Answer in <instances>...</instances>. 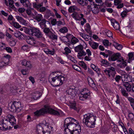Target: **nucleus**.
I'll list each match as a JSON object with an SVG mask.
<instances>
[{
    "mask_svg": "<svg viewBox=\"0 0 134 134\" xmlns=\"http://www.w3.org/2000/svg\"><path fill=\"white\" fill-rule=\"evenodd\" d=\"M16 119L14 116L11 115H8L4 119L1 121L0 129L6 130L9 129V125L13 126L15 125Z\"/></svg>",
    "mask_w": 134,
    "mask_h": 134,
    "instance_id": "nucleus-1",
    "label": "nucleus"
},
{
    "mask_svg": "<svg viewBox=\"0 0 134 134\" xmlns=\"http://www.w3.org/2000/svg\"><path fill=\"white\" fill-rule=\"evenodd\" d=\"M48 112L51 114L57 116L60 115L59 113L49 107H47L45 108H42L39 110H37L34 113L35 116H38L41 115H43Z\"/></svg>",
    "mask_w": 134,
    "mask_h": 134,
    "instance_id": "nucleus-2",
    "label": "nucleus"
},
{
    "mask_svg": "<svg viewBox=\"0 0 134 134\" xmlns=\"http://www.w3.org/2000/svg\"><path fill=\"white\" fill-rule=\"evenodd\" d=\"M96 118V116L91 114H85L83 115V122L87 126L92 127V126L95 124Z\"/></svg>",
    "mask_w": 134,
    "mask_h": 134,
    "instance_id": "nucleus-3",
    "label": "nucleus"
},
{
    "mask_svg": "<svg viewBox=\"0 0 134 134\" xmlns=\"http://www.w3.org/2000/svg\"><path fill=\"white\" fill-rule=\"evenodd\" d=\"M83 47L81 44H80L76 46L74 48L75 52H78L77 56L79 58H80V57L85 56L86 54V53L83 50Z\"/></svg>",
    "mask_w": 134,
    "mask_h": 134,
    "instance_id": "nucleus-4",
    "label": "nucleus"
},
{
    "mask_svg": "<svg viewBox=\"0 0 134 134\" xmlns=\"http://www.w3.org/2000/svg\"><path fill=\"white\" fill-rule=\"evenodd\" d=\"M21 103L19 102H14L12 104L10 107V111L13 112H19L21 108L20 107Z\"/></svg>",
    "mask_w": 134,
    "mask_h": 134,
    "instance_id": "nucleus-5",
    "label": "nucleus"
},
{
    "mask_svg": "<svg viewBox=\"0 0 134 134\" xmlns=\"http://www.w3.org/2000/svg\"><path fill=\"white\" fill-rule=\"evenodd\" d=\"M79 124V122L77 120L74 119H71L70 124L66 126V127L68 128V130L70 132V130L71 131L72 130L76 129V127L77 126V125Z\"/></svg>",
    "mask_w": 134,
    "mask_h": 134,
    "instance_id": "nucleus-6",
    "label": "nucleus"
},
{
    "mask_svg": "<svg viewBox=\"0 0 134 134\" xmlns=\"http://www.w3.org/2000/svg\"><path fill=\"white\" fill-rule=\"evenodd\" d=\"M52 81L51 82L52 85L55 87H57L62 84L59 79V76H56L52 79Z\"/></svg>",
    "mask_w": 134,
    "mask_h": 134,
    "instance_id": "nucleus-7",
    "label": "nucleus"
},
{
    "mask_svg": "<svg viewBox=\"0 0 134 134\" xmlns=\"http://www.w3.org/2000/svg\"><path fill=\"white\" fill-rule=\"evenodd\" d=\"M31 34L32 36H34L38 38L42 37V34L40 31L38 29L35 28H33L31 30Z\"/></svg>",
    "mask_w": 134,
    "mask_h": 134,
    "instance_id": "nucleus-8",
    "label": "nucleus"
},
{
    "mask_svg": "<svg viewBox=\"0 0 134 134\" xmlns=\"http://www.w3.org/2000/svg\"><path fill=\"white\" fill-rule=\"evenodd\" d=\"M76 21L81 20V18H82L84 16L83 14L77 12H74L72 14L70 15Z\"/></svg>",
    "mask_w": 134,
    "mask_h": 134,
    "instance_id": "nucleus-9",
    "label": "nucleus"
},
{
    "mask_svg": "<svg viewBox=\"0 0 134 134\" xmlns=\"http://www.w3.org/2000/svg\"><path fill=\"white\" fill-rule=\"evenodd\" d=\"M118 59V60H117V62H120L119 64L117 65L118 67L121 68L126 66L127 63L124 60V59H121V60L120 59H109L110 61H114Z\"/></svg>",
    "mask_w": 134,
    "mask_h": 134,
    "instance_id": "nucleus-10",
    "label": "nucleus"
},
{
    "mask_svg": "<svg viewBox=\"0 0 134 134\" xmlns=\"http://www.w3.org/2000/svg\"><path fill=\"white\" fill-rule=\"evenodd\" d=\"M34 14H32L33 18L38 22L41 21L43 18L42 15L40 14H38L34 10Z\"/></svg>",
    "mask_w": 134,
    "mask_h": 134,
    "instance_id": "nucleus-11",
    "label": "nucleus"
},
{
    "mask_svg": "<svg viewBox=\"0 0 134 134\" xmlns=\"http://www.w3.org/2000/svg\"><path fill=\"white\" fill-rule=\"evenodd\" d=\"M66 93L72 97H74L76 95V91L75 89L72 88H69L67 89L66 91Z\"/></svg>",
    "mask_w": 134,
    "mask_h": 134,
    "instance_id": "nucleus-12",
    "label": "nucleus"
},
{
    "mask_svg": "<svg viewBox=\"0 0 134 134\" xmlns=\"http://www.w3.org/2000/svg\"><path fill=\"white\" fill-rule=\"evenodd\" d=\"M122 85L124 86L127 92H130L131 90V85L128 82L122 81Z\"/></svg>",
    "mask_w": 134,
    "mask_h": 134,
    "instance_id": "nucleus-13",
    "label": "nucleus"
},
{
    "mask_svg": "<svg viewBox=\"0 0 134 134\" xmlns=\"http://www.w3.org/2000/svg\"><path fill=\"white\" fill-rule=\"evenodd\" d=\"M39 24L41 27L42 29H43L44 28L47 27L46 24L49 25L50 24L48 21L44 19L41 21V22L39 23Z\"/></svg>",
    "mask_w": 134,
    "mask_h": 134,
    "instance_id": "nucleus-14",
    "label": "nucleus"
},
{
    "mask_svg": "<svg viewBox=\"0 0 134 134\" xmlns=\"http://www.w3.org/2000/svg\"><path fill=\"white\" fill-rule=\"evenodd\" d=\"M111 22L112 25L114 29L117 30H119L120 27L118 23L114 19H111Z\"/></svg>",
    "mask_w": 134,
    "mask_h": 134,
    "instance_id": "nucleus-15",
    "label": "nucleus"
},
{
    "mask_svg": "<svg viewBox=\"0 0 134 134\" xmlns=\"http://www.w3.org/2000/svg\"><path fill=\"white\" fill-rule=\"evenodd\" d=\"M48 129V126H45L44 127H42L40 125H38L37 126V132L38 134H41L40 133L44 132L45 131V129Z\"/></svg>",
    "mask_w": 134,
    "mask_h": 134,
    "instance_id": "nucleus-16",
    "label": "nucleus"
},
{
    "mask_svg": "<svg viewBox=\"0 0 134 134\" xmlns=\"http://www.w3.org/2000/svg\"><path fill=\"white\" fill-rule=\"evenodd\" d=\"M93 5L91 6L92 7H93V8H91V9L92 12L94 14H97L99 12V10L98 8L97 7V4H95L94 2L92 3Z\"/></svg>",
    "mask_w": 134,
    "mask_h": 134,
    "instance_id": "nucleus-17",
    "label": "nucleus"
},
{
    "mask_svg": "<svg viewBox=\"0 0 134 134\" xmlns=\"http://www.w3.org/2000/svg\"><path fill=\"white\" fill-rule=\"evenodd\" d=\"M79 98L80 100L84 101L87 99L88 97L90 95L89 93H84L83 94L80 93Z\"/></svg>",
    "mask_w": 134,
    "mask_h": 134,
    "instance_id": "nucleus-18",
    "label": "nucleus"
},
{
    "mask_svg": "<svg viewBox=\"0 0 134 134\" xmlns=\"http://www.w3.org/2000/svg\"><path fill=\"white\" fill-rule=\"evenodd\" d=\"M87 80L89 85L92 88L95 89L96 87V85L94 83L93 79L90 77H88Z\"/></svg>",
    "mask_w": 134,
    "mask_h": 134,
    "instance_id": "nucleus-19",
    "label": "nucleus"
},
{
    "mask_svg": "<svg viewBox=\"0 0 134 134\" xmlns=\"http://www.w3.org/2000/svg\"><path fill=\"white\" fill-rule=\"evenodd\" d=\"M26 41L28 43L34 45L36 44V42L34 39L30 37L27 38Z\"/></svg>",
    "mask_w": 134,
    "mask_h": 134,
    "instance_id": "nucleus-20",
    "label": "nucleus"
},
{
    "mask_svg": "<svg viewBox=\"0 0 134 134\" xmlns=\"http://www.w3.org/2000/svg\"><path fill=\"white\" fill-rule=\"evenodd\" d=\"M20 2L23 5L26 7L30 8V3L28 0H20Z\"/></svg>",
    "mask_w": 134,
    "mask_h": 134,
    "instance_id": "nucleus-21",
    "label": "nucleus"
},
{
    "mask_svg": "<svg viewBox=\"0 0 134 134\" xmlns=\"http://www.w3.org/2000/svg\"><path fill=\"white\" fill-rule=\"evenodd\" d=\"M41 94L38 92H36L33 94L32 96L31 97L32 99L36 100L39 98L41 96Z\"/></svg>",
    "mask_w": 134,
    "mask_h": 134,
    "instance_id": "nucleus-22",
    "label": "nucleus"
},
{
    "mask_svg": "<svg viewBox=\"0 0 134 134\" xmlns=\"http://www.w3.org/2000/svg\"><path fill=\"white\" fill-rule=\"evenodd\" d=\"M88 43L92 48L94 49H97L99 46L98 43L94 42L89 41Z\"/></svg>",
    "mask_w": 134,
    "mask_h": 134,
    "instance_id": "nucleus-23",
    "label": "nucleus"
},
{
    "mask_svg": "<svg viewBox=\"0 0 134 134\" xmlns=\"http://www.w3.org/2000/svg\"><path fill=\"white\" fill-rule=\"evenodd\" d=\"M16 19L17 20L23 25H25L26 24V21L22 17L19 16H15Z\"/></svg>",
    "mask_w": 134,
    "mask_h": 134,
    "instance_id": "nucleus-24",
    "label": "nucleus"
},
{
    "mask_svg": "<svg viewBox=\"0 0 134 134\" xmlns=\"http://www.w3.org/2000/svg\"><path fill=\"white\" fill-rule=\"evenodd\" d=\"M14 36L18 38L19 39H22L24 38V36L20 32L17 31L14 34Z\"/></svg>",
    "mask_w": 134,
    "mask_h": 134,
    "instance_id": "nucleus-25",
    "label": "nucleus"
},
{
    "mask_svg": "<svg viewBox=\"0 0 134 134\" xmlns=\"http://www.w3.org/2000/svg\"><path fill=\"white\" fill-rule=\"evenodd\" d=\"M123 59L121 56L120 53H113L111 55V59Z\"/></svg>",
    "mask_w": 134,
    "mask_h": 134,
    "instance_id": "nucleus-26",
    "label": "nucleus"
},
{
    "mask_svg": "<svg viewBox=\"0 0 134 134\" xmlns=\"http://www.w3.org/2000/svg\"><path fill=\"white\" fill-rule=\"evenodd\" d=\"M120 88H121L120 91L122 96L127 98L128 97L129 94L127 90L126 91L124 88H122L121 86H120Z\"/></svg>",
    "mask_w": 134,
    "mask_h": 134,
    "instance_id": "nucleus-27",
    "label": "nucleus"
},
{
    "mask_svg": "<svg viewBox=\"0 0 134 134\" xmlns=\"http://www.w3.org/2000/svg\"><path fill=\"white\" fill-rule=\"evenodd\" d=\"M70 107L72 109H73L76 111H78L77 110V108L76 107V103L75 101L70 102Z\"/></svg>",
    "mask_w": 134,
    "mask_h": 134,
    "instance_id": "nucleus-28",
    "label": "nucleus"
},
{
    "mask_svg": "<svg viewBox=\"0 0 134 134\" xmlns=\"http://www.w3.org/2000/svg\"><path fill=\"white\" fill-rule=\"evenodd\" d=\"M71 36V35L70 34H67L66 36L62 37L61 38V40L64 42H66V41L64 40V39H66V40H68L70 39Z\"/></svg>",
    "mask_w": 134,
    "mask_h": 134,
    "instance_id": "nucleus-29",
    "label": "nucleus"
},
{
    "mask_svg": "<svg viewBox=\"0 0 134 134\" xmlns=\"http://www.w3.org/2000/svg\"><path fill=\"white\" fill-rule=\"evenodd\" d=\"M91 67L94 70L96 71L98 74H100V69L96 66L94 64H92L91 65Z\"/></svg>",
    "mask_w": 134,
    "mask_h": 134,
    "instance_id": "nucleus-30",
    "label": "nucleus"
},
{
    "mask_svg": "<svg viewBox=\"0 0 134 134\" xmlns=\"http://www.w3.org/2000/svg\"><path fill=\"white\" fill-rule=\"evenodd\" d=\"M77 2L82 6L86 5L88 1L87 0H77Z\"/></svg>",
    "mask_w": 134,
    "mask_h": 134,
    "instance_id": "nucleus-31",
    "label": "nucleus"
},
{
    "mask_svg": "<svg viewBox=\"0 0 134 134\" xmlns=\"http://www.w3.org/2000/svg\"><path fill=\"white\" fill-rule=\"evenodd\" d=\"M124 77L125 78L124 81H126V82H131L132 80V78L131 76L126 75Z\"/></svg>",
    "mask_w": 134,
    "mask_h": 134,
    "instance_id": "nucleus-32",
    "label": "nucleus"
},
{
    "mask_svg": "<svg viewBox=\"0 0 134 134\" xmlns=\"http://www.w3.org/2000/svg\"><path fill=\"white\" fill-rule=\"evenodd\" d=\"M43 29V32L45 33L47 36H48L51 33L52 31L48 28L46 27Z\"/></svg>",
    "mask_w": 134,
    "mask_h": 134,
    "instance_id": "nucleus-33",
    "label": "nucleus"
},
{
    "mask_svg": "<svg viewBox=\"0 0 134 134\" xmlns=\"http://www.w3.org/2000/svg\"><path fill=\"white\" fill-rule=\"evenodd\" d=\"M128 100L130 102L131 105L134 110V99L131 97H127Z\"/></svg>",
    "mask_w": 134,
    "mask_h": 134,
    "instance_id": "nucleus-34",
    "label": "nucleus"
},
{
    "mask_svg": "<svg viewBox=\"0 0 134 134\" xmlns=\"http://www.w3.org/2000/svg\"><path fill=\"white\" fill-rule=\"evenodd\" d=\"M68 31V28L65 27H63L60 29L59 31L61 33L64 34L66 33Z\"/></svg>",
    "mask_w": 134,
    "mask_h": 134,
    "instance_id": "nucleus-35",
    "label": "nucleus"
},
{
    "mask_svg": "<svg viewBox=\"0 0 134 134\" xmlns=\"http://www.w3.org/2000/svg\"><path fill=\"white\" fill-rule=\"evenodd\" d=\"M79 34L83 38H84L86 41H88L89 36L88 35L85 34H84L81 32H80Z\"/></svg>",
    "mask_w": 134,
    "mask_h": 134,
    "instance_id": "nucleus-36",
    "label": "nucleus"
},
{
    "mask_svg": "<svg viewBox=\"0 0 134 134\" xmlns=\"http://www.w3.org/2000/svg\"><path fill=\"white\" fill-rule=\"evenodd\" d=\"M101 62L103 65L105 66H108L110 65L108 61L104 59H103Z\"/></svg>",
    "mask_w": 134,
    "mask_h": 134,
    "instance_id": "nucleus-37",
    "label": "nucleus"
},
{
    "mask_svg": "<svg viewBox=\"0 0 134 134\" xmlns=\"http://www.w3.org/2000/svg\"><path fill=\"white\" fill-rule=\"evenodd\" d=\"M50 38L53 39L57 40V36L54 34L52 32L48 36Z\"/></svg>",
    "mask_w": 134,
    "mask_h": 134,
    "instance_id": "nucleus-38",
    "label": "nucleus"
},
{
    "mask_svg": "<svg viewBox=\"0 0 134 134\" xmlns=\"http://www.w3.org/2000/svg\"><path fill=\"white\" fill-rule=\"evenodd\" d=\"M71 119H74L73 118H66L64 121V125L66 124V126H67L70 124V122H71Z\"/></svg>",
    "mask_w": 134,
    "mask_h": 134,
    "instance_id": "nucleus-39",
    "label": "nucleus"
},
{
    "mask_svg": "<svg viewBox=\"0 0 134 134\" xmlns=\"http://www.w3.org/2000/svg\"><path fill=\"white\" fill-rule=\"evenodd\" d=\"M79 65L81 66L85 70H86L87 69V66L86 64L82 61H79Z\"/></svg>",
    "mask_w": 134,
    "mask_h": 134,
    "instance_id": "nucleus-40",
    "label": "nucleus"
},
{
    "mask_svg": "<svg viewBox=\"0 0 134 134\" xmlns=\"http://www.w3.org/2000/svg\"><path fill=\"white\" fill-rule=\"evenodd\" d=\"M72 67L76 71L80 72L81 73L83 72L82 71L80 68L79 66H78L77 65H72Z\"/></svg>",
    "mask_w": 134,
    "mask_h": 134,
    "instance_id": "nucleus-41",
    "label": "nucleus"
},
{
    "mask_svg": "<svg viewBox=\"0 0 134 134\" xmlns=\"http://www.w3.org/2000/svg\"><path fill=\"white\" fill-rule=\"evenodd\" d=\"M29 49V47L27 45H24L22 46L21 49L24 51L27 52Z\"/></svg>",
    "mask_w": 134,
    "mask_h": 134,
    "instance_id": "nucleus-42",
    "label": "nucleus"
},
{
    "mask_svg": "<svg viewBox=\"0 0 134 134\" xmlns=\"http://www.w3.org/2000/svg\"><path fill=\"white\" fill-rule=\"evenodd\" d=\"M76 7L74 6H72L70 7L68 9L69 12L71 13L73 12H74L75 9H76Z\"/></svg>",
    "mask_w": 134,
    "mask_h": 134,
    "instance_id": "nucleus-43",
    "label": "nucleus"
},
{
    "mask_svg": "<svg viewBox=\"0 0 134 134\" xmlns=\"http://www.w3.org/2000/svg\"><path fill=\"white\" fill-rule=\"evenodd\" d=\"M129 12V11L125 9V10H124L121 14V16L122 18H123L125 17L127 15V13H128Z\"/></svg>",
    "mask_w": 134,
    "mask_h": 134,
    "instance_id": "nucleus-44",
    "label": "nucleus"
},
{
    "mask_svg": "<svg viewBox=\"0 0 134 134\" xmlns=\"http://www.w3.org/2000/svg\"><path fill=\"white\" fill-rule=\"evenodd\" d=\"M11 24H13L14 26L16 28H19L21 26L17 22H12L11 23Z\"/></svg>",
    "mask_w": 134,
    "mask_h": 134,
    "instance_id": "nucleus-45",
    "label": "nucleus"
},
{
    "mask_svg": "<svg viewBox=\"0 0 134 134\" xmlns=\"http://www.w3.org/2000/svg\"><path fill=\"white\" fill-rule=\"evenodd\" d=\"M109 71L108 70L105 69L102 71V72L103 74L104 75H106L108 76V77H110V75L109 74Z\"/></svg>",
    "mask_w": 134,
    "mask_h": 134,
    "instance_id": "nucleus-46",
    "label": "nucleus"
},
{
    "mask_svg": "<svg viewBox=\"0 0 134 134\" xmlns=\"http://www.w3.org/2000/svg\"><path fill=\"white\" fill-rule=\"evenodd\" d=\"M122 77L119 75H116L114 78V79L115 81L118 83L119 81L121 80V79L122 78Z\"/></svg>",
    "mask_w": 134,
    "mask_h": 134,
    "instance_id": "nucleus-47",
    "label": "nucleus"
},
{
    "mask_svg": "<svg viewBox=\"0 0 134 134\" xmlns=\"http://www.w3.org/2000/svg\"><path fill=\"white\" fill-rule=\"evenodd\" d=\"M79 40L75 37L71 38V42L72 44H74L78 42Z\"/></svg>",
    "mask_w": 134,
    "mask_h": 134,
    "instance_id": "nucleus-48",
    "label": "nucleus"
},
{
    "mask_svg": "<svg viewBox=\"0 0 134 134\" xmlns=\"http://www.w3.org/2000/svg\"><path fill=\"white\" fill-rule=\"evenodd\" d=\"M128 116L130 120L134 121V115L132 113H129Z\"/></svg>",
    "mask_w": 134,
    "mask_h": 134,
    "instance_id": "nucleus-49",
    "label": "nucleus"
},
{
    "mask_svg": "<svg viewBox=\"0 0 134 134\" xmlns=\"http://www.w3.org/2000/svg\"><path fill=\"white\" fill-rule=\"evenodd\" d=\"M75 130H72V132H70L71 134H79V132L77 129H75Z\"/></svg>",
    "mask_w": 134,
    "mask_h": 134,
    "instance_id": "nucleus-50",
    "label": "nucleus"
},
{
    "mask_svg": "<svg viewBox=\"0 0 134 134\" xmlns=\"http://www.w3.org/2000/svg\"><path fill=\"white\" fill-rule=\"evenodd\" d=\"M105 33L106 35L108 37H112V34L111 32L109 31H108L105 32Z\"/></svg>",
    "mask_w": 134,
    "mask_h": 134,
    "instance_id": "nucleus-51",
    "label": "nucleus"
},
{
    "mask_svg": "<svg viewBox=\"0 0 134 134\" xmlns=\"http://www.w3.org/2000/svg\"><path fill=\"white\" fill-rule=\"evenodd\" d=\"M7 52L9 53H12V49L9 47H7L4 48Z\"/></svg>",
    "mask_w": 134,
    "mask_h": 134,
    "instance_id": "nucleus-52",
    "label": "nucleus"
},
{
    "mask_svg": "<svg viewBox=\"0 0 134 134\" xmlns=\"http://www.w3.org/2000/svg\"><path fill=\"white\" fill-rule=\"evenodd\" d=\"M121 0H114V4L115 5H117L121 3Z\"/></svg>",
    "mask_w": 134,
    "mask_h": 134,
    "instance_id": "nucleus-53",
    "label": "nucleus"
},
{
    "mask_svg": "<svg viewBox=\"0 0 134 134\" xmlns=\"http://www.w3.org/2000/svg\"><path fill=\"white\" fill-rule=\"evenodd\" d=\"M129 59H132L133 57L134 59V52H131L129 53L128 54Z\"/></svg>",
    "mask_w": 134,
    "mask_h": 134,
    "instance_id": "nucleus-54",
    "label": "nucleus"
},
{
    "mask_svg": "<svg viewBox=\"0 0 134 134\" xmlns=\"http://www.w3.org/2000/svg\"><path fill=\"white\" fill-rule=\"evenodd\" d=\"M68 43L66 42V44L70 48H72L73 47V44H72L71 42L68 41Z\"/></svg>",
    "mask_w": 134,
    "mask_h": 134,
    "instance_id": "nucleus-55",
    "label": "nucleus"
},
{
    "mask_svg": "<svg viewBox=\"0 0 134 134\" xmlns=\"http://www.w3.org/2000/svg\"><path fill=\"white\" fill-rule=\"evenodd\" d=\"M103 43L104 45L105 46H109V42L108 40H105L103 41Z\"/></svg>",
    "mask_w": 134,
    "mask_h": 134,
    "instance_id": "nucleus-56",
    "label": "nucleus"
},
{
    "mask_svg": "<svg viewBox=\"0 0 134 134\" xmlns=\"http://www.w3.org/2000/svg\"><path fill=\"white\" fill-rule=\"evenodd\" d=\"M116 97L117 98V99L115 101V102L117 104H119L120 103V102L119 97L118 94H117L116 95Z\"/></svg>",
    "mask_w": 134,
    "mask_h": 134,
    "instance_id": "nucleus-57",
    "label": "nucleus"
},
{
    "mask_svg": "<svg viewBox=\"0 0 134 134\" xmlns=\"http://www.w3.org/2000/svg\"><path fill=\"white\" fill-rule=\"evenodd\" d=\"M16 44V42L15 41L12 40L10 41L9 42V45L13 47Z\"/></svg>",
    "mask_w": 134,
    "mask_h": 134,
    "instance_id": "nucleus-58",
    "label": "nucleus"
},
{
    "mask_svg": "<svg viewBox=\"0 0 134 134\" xmlns=\"http://www.w3.org/2000/svg\"><path fill=\"white\" fill-rule=\"evenodd\" d=\"M109 74L110 75V77H111V76H112L113 78H114V77L115 75L116 74V72H113L111 71H109Z\"/></svg>",
    "mask_w": 134,
    "mask_h": 134,
    "instance_id": "nucleus-59",
    "label": "nucleus"
},
{
    "mask_svg": "<svg viewBox=\"0 0 134 134\" xmlns=\"http://www.w3.org/2000/svg\"><path fill=\"white\" fill-rule=\"evenodd\" d=\"M64 50L66 54L70 53L71 52V50L68 47H65L64 48Z\"/></svg>",
    "mask_w": 134,
    "mask_h": 134,
    "instance_id": "nucleus-60",
    "label": "nucleus"
},
{
    "mask_svg": "<svg viewBox=\"0 0 134 134\" xmlns=\"http://www.w3.org/2000/svg\"><path fill=\"white\" fill-rule=\"evenodd\" d=\"M48 129L46 128L45 129V131L44 132H43V134H52V133H51V131H50L48 130Z\"/></svg>",
    "mask_w": 134,
    "mask_h": 134,
    "instance_id": "nucleus-61",
    "label": "nucleus"
},
{
    "mask_svg": "<svg viewBox=\"0 0 134 134\" xmlns=\"http://www.w3.org/2000/svg\"><path fill=\"white\" fill-rule=\"evenodd\" d=\"M51 23L52 25H55L57 23V20L56 19H53L51 21Z\"/></svg>",
    "mask_w": 134,
    "mask_h": 134,
    "instance_id": "nucleus-62",
    "label": "nucleus"
},
{
    "mask_svg": "<svg viewBox=\"0 0 134 134\" xmlns=\"http://www.w3.org/2000/svg\"><path fill=\"white\" fill-rule=\"evenodd\" d=\"M59 79L60 80L61 82L62 83V84L63 83V81L65 80V77L63 76H59Z\"/></svg>",
    "mask_w": 134,
    "mask_h": 134,
    "instance_id": "nucleus-63",
    "label": "nucleus"
},
{
    "mask_svg": "<svg viewBox=\"0 0 134 134\" xmlns=\"http://www.w3.org/2000/svg\"><path fill=\"white\" fill-rule=\"evenodd\" d=\"M104 4L107 7H110L111 6V3H110L108 2L107 1H105L104 2Z\"/></svg>",
    "mask_w": 134,
    "mask_h": 134,
    "instance_id": "nucleus-64",
    "label": "nucleus"
}]
</instances>
